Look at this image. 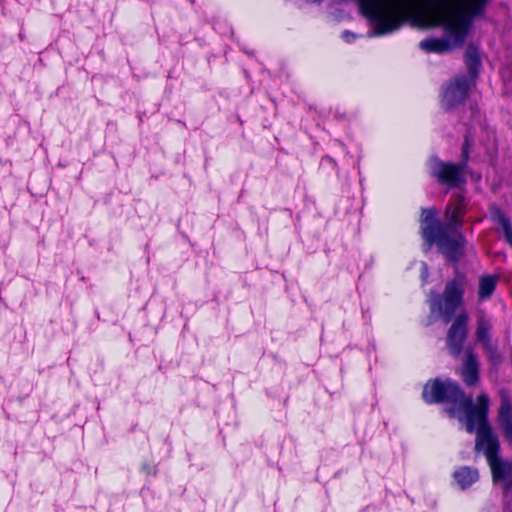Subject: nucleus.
<instances>
[{"label":"nucleus","mask_w":512,"mask_h":512,"mask_svg":"<svg viewBox=\"0 0 512 512\" xmlns=\"http://www.w3.org/2000/svg\"><path fill=\"white\" fill-rule=\"evenodd\" d=\"M460 374L464 383L468 386L474 385L478 381L479 363L471 348L465 350V357Z\"/></svg>","instance_id":"obj_10"},{"label":"nucleus","mask_w":512,"mask_h":512,"mask_svg":"<svg viewBox=\"0 0 512 512\" xmlns=\"http://www.w3.org/2000/svg\"><path fill=\"white\" fill-rule=\"evenodd\" d=\"M467 143H468V141L466 140V141H465V145H467ZM463 153H464V154H466V153H467V152H466V146H464V148H463Z\"/></svg>","instance_id":"obj_18"},{"label":"nucleus","mask_w":512,"mask_h":512,"mask_svg":"<svg viewBox=\"0 0 512 512\" xmlns=\"http://www.w3.org/2000/svg\"><path fill=\"white\" fill-rule=\"evenodd\" d=\"M420 221L422 236L429 246L437 244L440 252L449 261L456 262L463 256L466 244L463 234L457 230L448 234L444 225L436 221L434 209H423Z\"/></svg>","instance_id":"obj_3"},{"label":"nucleus","mask_w":512,"mask_h":512,"mask_svg":"<svg viewBox=\"0 0 512 512\" xmlns=\"http://www.w3.org/2000/svg\"><path fill=\"white\" fill-rule=\"evenodd\" d=\"M421 278L423 281H426L428 278V266L426 263H421Z\"/></svg>","instance_id":"obj_16"},{"label":"nucleus","mask_w":512,"mask_h":512,"mask_svg":"<svg viewBox=\"0 0 512 512\" xmlns=\"http://www.w3.org/2000/svg\"><path fill=\"white\" fill-rule=\"evenodd\" d=\"M465 213V201L462 197L457 196L452 204L445 211L446 224L445 230L450 234L453 230L460 231L462 226V218Z\"/></svg>","instance_id":"obj_9"},{"label":"nucleus","mask_w":512,"mask_h":512,"mask_svg":"<svg viewBox=\"0 0 512 512\" xmlns=\"http://www.w3.org/2000/svg\"><path fill=\"white\" fill-rule=\"evenodd\" d=\"M499 423L503 429L504 435L512 446V404L508 397L502 395L499 408Z\"/></svg>","instance_id":"obj_11"},{"label":"nucleus","mask_w":512,"mask_h":512,"mask_svg":"<svg viewBox=\"0 0 512 512\" xmlns=\"http://www.w3.org/2000/svg\"><path fill=\"white\" fill-rule=\"evenodd\" d=\"M453 478L459 488L465 490L478 481L479 473L476 468L463 466L455 470Z\"/></svg>","instance_id":"obj_12"},{"label":"nucleus","mask_w":512,"mask_h":512,"mask_svg":"<svg viewBox=\"0 0 512 512\" xmlns=\"http://www.w3.org/2000/svg\"><path fill=\"white\" fill-rule=\"evenodd\" d=\"M469 88L470 80L467 77L456 78L444 89L442 105L449 110L462 104L467 97Z\"/></svg>","instance_id":"obj_8"},{"label":"nucleus","mask_w":512,"mask_h":512,"mask_svg":"<svg viewBox=\"0 0 512 512\" xmlns=\"http://www.w3.org/2000/svg\"><path fill=\"white\" fill-rule=\"evenodd\" d=\"M342 38L346 41V42H351L354 38H355V35L349 31H345L343 32L342 34Z\"/></svg>","instance_id":"obj_17"},{"label":"nucleus","mask_w":512,"mask_h":512,"mask_svg":"<svg viewBox=\"0 0 512 512\" xmlns=\"http://www.w3.org/2000/svg\"><path fill=\"white\" fill-rule=\"evenodd\" d=\"M491 0H387L368 20V37L395 32L403 22L415 19L424 27L442 26L446 37L422 40L419 47L431 53H446L461 47L475 19L484 18Z\"/></svg>","instance_id":"obj_1"},{"label":"nucleus","mask_w":512,"mask_h":512,"mask_svg":"<svg viewBox=\"0 0 512 512\" xmlns=\"http://www.w3.org/2000/svg\"><path fill=\"white\" fill-rule=\"evenodd\" d=\"M497 221L501 224L505 239L512 246V226L509 219L500 211L497 212Z\"/></svg>","instance_id":"obj_14"},{"label":"nucleus","mask_w":512,"mask_h":512,"mask_svg":"<svg viewBox=\"0 0 512 512\" xmlns=\"http://www.w3.org/2000/svg\"><path fill=\"white\" fill-rule=\"evenodd\" d=\"M469 316L461 312L448 330L446 344L451 355L459 357L468 333Z\"/></svg>","instance_id":"obj_6"},{"label":"nucleus","mask_w":512,"mask_h":512,"mask_svg":"<svg viewBox=\"0 0 512 512\" xmlns=\"http://www.w3.org/2000/svg\"><path fill=\"white\" fill-rule=\"evenodd\" d=\"M492 324L483 313L478 314L477 328L475 332L476 340L481 344L483 351L488 360L496 365L501 362V356L498 353V347L492 342L490 331Z\"/></svg>","instance_id":"obj_7"},{"label":"nucleus","mask_w":512,"mask_h":512,"mask_svg":"<svg viewBox=\"0 0 512 512\" xmlns=\"http://www.w3.org/2000/svg\"><path fill=\"white\" fill-rule=\"evenodd\" d=\"M463 281L461 278H454L449 281L443 292V302L439 294L431 293L429 305L431 313L438 314L447 324L451 321L457 307L462 303Z\"/></svg>","instance_id":"obj_4"},{"label":"nucleus","mask_w":512,"mask_h":512,"mask_svg":"<svg viewBox=\"0 0 512 512\" xmlns=\"http://www.w3.org/2000/svg\"><path fill=\"white\" fill-rule=\"evenodd\" d=\"M466 63L472 73H475L476 69L480 65L477 50L473 47H469L466 52Z\"/></svg>","instance_id":"obj_15"},{"label":"nucleus","mask_w":512,"mask_h":512,"mask_svg":"<svg viewBox=\"0 0 512 512\" xmlns=\"http://www.w3.org/2000/svg\"><path fill=\"white\" fill-rule=\"evenodd\" d=\"M497 278L495 276H482L479 280V298L488 299L494 292Z\"/></svg>","instance_id":"obj_13"},{"label":"nucleus","mask_w":512,"mask_h":512,"mask_svg":"<svg viewBox=\"0 0 512 512\" xmlns=\"http://www.w3.org/2000/svg\"><path fill=\"white\" fill-rule=\"evenodd\" d=\"M422 395L427 403L452 404L448 409L449 415L463 423L468 433L476 432L475 449L484 452L491 468L493 482L500 485L504 492L510 491L512 462L498 457L499 441L487 420L490 405L488 395L482 393L478 396L477 403L473 404L472 399L465 396L458 384L449 379L445 381L435 379L428 382L424 386Z\"/></svg>","instance_id":"obj_2"},{"label":"nucleus","mask_w":512,"mask_h":512,"mask_svg":"<svg viewBox=\"0 0 512 512\" xmlns=\"http://www.w3.org/2000/svg\"><path fill=\"white\" fill-rule=\"evenodd\" d=\"M430 173L441 184L449 187H458L465 182L462 165L446 163L438 158H432L429 162Z\"/></svg>","instance_id":"obj_5"}]
</instances>
